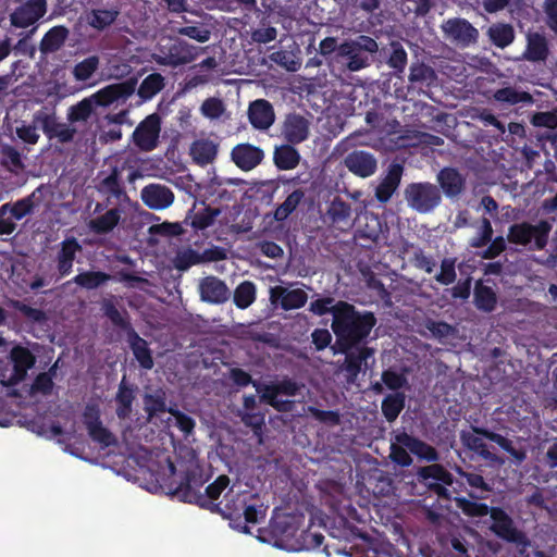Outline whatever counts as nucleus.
<instances>
[{
    "mask_svg": "<svg viewBox=\"0 0 557 557\" xmlns=\"http://www.w3.org/2000/svg\"><path fill=\"white\" fill-rule=\"evenodd\" d=\"M69 34L70 30L63 25L51 27L40 40V52L42 54H48L58 51L64 45Z\"/></svg>",
    "mask_w": 557,
    "mask_h": 557,
    "instance_id": "nucleus-36",
    "label": "nucleus"
},
{
    "mask_svg": "<svg viewBox=\"0 0 557 557\" xmlns=\"http://www.w3.org/2000/svg\"><path fill=\"white\" fill-rule=\"evenodd\" d=\"M474 305L483 312H492L497 305V296L493 288L483 285L481 281L474 286Z\"/></svg>",
    "mask_w": 557,
    "mask_h": 557,
    "instance_id": "nucleus-42",
    "label": "nucleus"
},
{
    "mask_svg": "<svg viewBox=\"0 0 557 557\" xmlns=\"http://www.w3.org/2000/svg\"><path fill=\"white\" fill-rule=\"evenodd\" d=\"M344 165L356 176L366 178L375 173L377 161L368 151L354 150L344 158Z\"/></svg>",
    "mask_w": 557,
    "mask_h": 557,
    "instance_id": "nucleus-25",
    "label": "nucleus"
},
{
    "mask_svg": "<svg viewBox=\"0 0 557 557\" xmlns=\"http://www.w3.org/2000/svg\"><path fill=\"white\" fill-rule=\"evenodd\" d=\"M323 219L325 223L341 231L350 228L354 224L351 202L334 196L326 201Z\"/></svg>",
    "mask_w": 557,
    "mask_h": 557,
    "instance_id": "nucleus-17",
    "label": "nucleus"
},
{
    "mask_svg": "<svg viewBox=\"0 0 557 557\" xmlns=\"http://www.w3.org/2000/svg\"><path fill=\"white\" fill-rule=\"evenodd\" d=\"M379 51L377 41L367 35L344 40L337 48V61L348 71L358 72L370 66L373 55Z\"/></svg>",
    "mask_w": 557,
    "mask_h": 557,
    "instance_id": "nucleus-6",
    "label": "nucleus"
},
{
    "mask_svg": "<svg viewBox=\"0 0 557 557\" xmlns=\"http://www.w3.org/2000/svg\"><path fill=\"white\" fill-rule=\"evenodd\" d=\"M220 213L221 210L219 208H211L208 206L197 212H190V214L187 215L185 223L189 222L190 226L196 231H203L214 223Z\"/></svg>",
    "mask_w": 557,
    "mask_h": 557,
    "instance_id": "nucleus-43",
    "label": "nucleus"
},
{
    "mask_svg": "<svg viewBox=\"0 0 557 557\" xmlns=\"http://www.w3.org/2000/svg\"><path fill=\"white\" fill-rule=\"evenodd\" d=\"M184 476L173 490L172 494L180 500L196 504L210 511H220V504H209L201 487L207 482L202 467L195 460H190L183 470Z\"/></svg>",
    "mask_w": 557,
    "mask_h": 557,
    "instance_id": "nucleus-7",
    "label": "nucleus"
},
{
    "mask_svg": "<svg viewBox=\"0 0 557 557\" xmlns=\"http://www.w3.org/2000/svg\"><path fill=\"white\" fill-rule=\"evenodd\" d=\"M119 11L114 9H94L87 15L90 27L102 32L111 26L117 18Z\"/></svg>",
    "mask_w": 557,
    "mask_h": 557,
    "instance_id": "nucleus-44",
    "label": "nucleus"
},
{
    "mask_svg": "<svg viewBox=\"0 0 557 557\" xmlns=\"http://www.w3.org/2000/svg\"><path fill=\"white\" fill-rule=\"evenodd\" d=\"M408 81L414 88H429L435 85L437 75L430 65L417 61L410 65Z\"/></svg>",
    "mask_w": 557,
    "mask_h": 557,
    "instance_id": "nucleus-33",
    "label": "nucleus"
},
{
    "mask_svg": "<svg viewBox=\"0 0 557 557\" xmlns=\"http://www.w3.org/2000/svg\"><path fill=\"white\" fill-rule=\"evenodd\" d=\"M95 107L90 97L84 98L76 104L71 106L67 112L69 122H86L91 116Z\"/></svg>",
    "mask_w": 557,
    "mask_h": 557,
    "instance_id": "nucleus-53",
    "label": "nucleus"
},
{
    "mask_svg": "<svg viewBox=\"0 0 557 557\" xmlns=\"http://www.w3.org/2000/svg\"><path fill=\"white\" fill-rule=\"evenodd\" d=\"M259 498L257 500L248 499L245 504V507L242 509V513L244 515L245 521L248 523H259L265 517L267 508H264L263 504H258Z\"/></svg>",
    "mask_w": 557,
    "mask_h": 557,
    "instance_id": "nucleus-58",
    "label": "nucleus"
},
{
    "mask_svg": "<svg viewBox=\"0 0 557 557\" xmlns=\"http://www.w3.org/2000/svg\"><path fill=\"white\" fill-rule=\"evenodd\" d=\"M121 220V210L112 208L104 214L91 219L88 223L89 230L97 235H106L112 232Z\"/></svg>",
    "mask_w": 557,
    "mask_h": 557,
    "instance_id": "nucleus-39",
    "label": "nucleus"
},
{
    "mask_svg": "<svg viewBox=\"0 0 557 557\" xmlns=\"http://www.w3.org/2000/svg\"><path fill=\"white\" fill-rule=\"evenodd\" d=\"M304 522V513L277 512L274 510V515L270 520L269 532L274 539L275 545L283 547L288 545L292 540L297 542L301 532L300 527Z\"/></svg>",
    "mask_w": 557,
    "mask_h": 557,
    "instance_id": "nucleus-9",
    "label": "nucleus"
},
{
    "mask_svg": "<svg viewBox=\"0 0 557 557\" xmlns=\"http://www.w3.org/2000/svg\"><path fill=\"white\" fill-rule=\"evenodd\" d=\"M324 541L321 532L311 531L310 529L301 530L299 539H297L298 549H317Z\"/></svg>",
    "mask_w": 557,
    "mask_h": 557,
    "instance_id": "nucleus-59",
    "label": "nucleus"
},
{
    "mask_svg": "<svg viewBox=\"0 0 557 557\" xmlns=\"http://www.w3.org/2000/svg\"><path fill=\"white\" fill-rule=\"evenodd\" d=\"M440 185L448 197L458 196L463 187L465 180L461 174L453 168H445L438 173Z\"/></svg>",
    "mask_w": 557,
    "mask_h": 557,
    "instance_id": "nucleus-38",
    "label": "nucleus"
},
{
    "mask_svg": "<svg viewBox=\"0 0 557 557\" xmlns=\"http://www.w3.org/2000/svg\"><path fill=\"white\" fill-rule=\"evenodd\" d=\"M408 61L407 52L401 42L393 40L389 44L387 65L393 69L394 73H403Z\"/></svg>",
    "mask_w": 557,
    "mask_h": 557,
    "instance_id": "nucleus-48",
    "label": "nucleus"
},
{
    "mask_svg": "<svg viewBox=\"0 0 557 557\" xmlns=\"http://www.w3.org/2000/svg\"><path fill=\"white\" fill-rule=\"evenodd\" d=\"M99 57L90 55L83 61L75 64L73 69V75L76 81L85 82L89 79L99 67Z\"/></svg>",
    "mask_w": 557,
    "mask_h": 557,
    "instance_id": "nucleus-55",
    "label": "nucleus"
},
{
    "mask_svg": "<svg viewBox=\"0 0 557 557\" xmlns=\"http://www.w3.org/2000/svg\"><path fill=\"white\" fill-rule=\"evenodd\" d=\"M417 475L419 481L423 482L429 490L440 498L447 500L451 498L450 492L446 486L454 484V475L444 466L432 463L420 467L417 471Z\"/></svg>",
    "mask_w": 557,
    "mask_h": 557,
    "instance_id": "nucleus-12",
    "label": "nucleus"
},
{
    "mask_svg": "<svg viewBox=\"0 0 557 557\" xmlns=\"http://www.w3.org/2000/svg\"><path fill=\"white\" fill-rule=\"evenodd\" d=\"M34 197H35V191L22 199H18L17 201H15L13 203L7 202V203H3V206H5L8 208L7 212L11 213V215L14 220L20 221L33 212V210L35 208Z\"/></svg>",
    "mask_w": 557,
    "mask_h": 557,
    "instance_id": "nucleus-52",
    "label": "nucleus"
},
{
    "mask_svg": "<svg viewBox=\"0 0 557 557\" xmlns=\"http://www.w3.org/2000/svg\"><path fill=\"white\" fill-rule=\"evenodd\" d=\"M224 110L223 101L216 97L206 99L200 107L202 115L212 120L219 119L223 114Z\"/></svg>",
    "mask_w": 557,
    "mask_h": 557,
    "instance_id": "nucleus-64",
    "label": "nucleus"
},
{
    "mask_svg": "<svg viewBox=\"0 0 557 557\" xmlns=\"http://www.w3.org/2000/svg\"><path fill=\"white\" fill-rule=\"evenodd\" d=\"M161 117L158 113L146 116L133 132V143L141 151H152L159 144Z\"/></svg>",
    "mask_w": 557,
    "mask_h": 557,
    "instance_id": "nucleus-15",
    "label": "nucleus"
},
{
    "mask_svg": "<svg viewBox=\"0 0 557 557\" xmlns=\"http://www.w3.org/2000/svg\"><path fill=\"white\" fill-rule=\"evenodd\" d=\"M33 122L40 126L49 140L57 139L60 144H70L75 138L76 128L60 122L54 112L39 110L34 114Z\"/></svg>",
    "mask_w": 557,
    "mask_h": 557,
    "instance_id": "nucleus-14",
    "label": "nucleus"
},
{
    "mask_svg": "<svg viewBox=\"0 0 557 557\" xmlns=\"http://www.w3.org/2000/svg\"><path fill=\"white\" fill-rule=\"evenodd\" d=\"M144 409L149 418L156 417L159 413L169 411L166 407L165 394L161 389L156 391L152 394H146L144 396Z\"/></svg>",
    "mask_w": 557,
    "mask_h": 557,
    "instance_id": "nucleus-49",
    "label": "nucleus"
},
{
    "mask_svg": "<svg viewBox=\"0 0 557 557\" xmlns=\"http://www.w3.org/2000/svg\"><path fill=\"white\" fill-rule=\"evenodd\" d=\"M190 154L197 164L203 166L214 161L218 154V147L209 139L196 140L190 147Z\"/></svg>",
    "mask_w": 557,
    "mask_h": 557,
    "instance_id": "nucleus-40",
    "label": "nucleus"
},
{
    "mask_svg": "<svg viewBox=\"0 0 557 557\" xmlns=\"http://www.w3.org/2000/svg\"><path fill=\"white\" fill-rule=\"evenodd\" d=\"M305 198V191L300 188L290 193L286 199L275 209L274 219L278 222L286 220Z\"/></svg>",
    "mask_w": 557,
    "mask_h": 557,
    "instance_id": "nucleus-47",
    "label": "nucleus"
},
{
    "mask_svg": "<svg viewBox=\"0 0 557 557\" xmlns=\"http://www.w3.org/2000/svg\"><path fill=\"white\" fill-rule=\"evenodd\" d=\"M443 30L448 39L460 47L474 45L479 39V30L465 18H449L443 25Z\"/></svg>",
    "mask_w": 557,
    "mask_h": 557,
    "instance_id": "nucleus-19",
    "label": "nucleus"
},
{
    "mask_svg": "<svg viewBox=\"0 0 557 557\" xmlns=\"http://www.w3.org/2000/svg\"><path fill=\"white\" fill-rule=\"evenodd\" d=\"M175 33L201 44L207 42L211 37V32L203 26H182L176 28Z\"/></svg>",
    "mask_w": 557,
    "mask_h": 557,
    "instance_id": "nucleus-63",
    "label": "nucleus"
},
{
    "mask_svg": "<svg viewBox=\"0 0 557 557\" xmlns=\"http://www.w3.org/2000/svg\"><path fill=\"white\" fill-rule=\"evenodd\" d=\"M228 486L230 478L226 474H221L205 488V493L202 494L209 504H215L214 502L220 498L221 494L226 488H230Z\"/></svg>",
    "mask_w": 557,
    "mask_h": 557,
    "instance_id": "nucleus-57",
    "label": "nucleus"
},
{
    "mask_svg": "<svg viewBox=\"0 0 557 557\" xmlns=\"http://www.w3.org/2000/svg\"><path fill=\"white\" fill-rule=\"evenodd\" d=\"M307 300V293L300 288L288 289L281 285H276L270 288L271 304H280L281 308L286 311L302 308Z\"/></svg>",
    "mask_w": 557,
    "mask_h": 557,
    "instance_id": "nucleus-24",
    "label": "nucleus"
},
{
    "mask_svg": "<svg viewBox=\"0 0 557 557\" xmlns=\"http://www.w3.org/2000/svg\"><path fill=\"white\" fill-rule=\"evenodd\" d=\"M263 159V150L248 143L237 144L231 151V160L238 169L245 172L257 168Z\"/></svg>",
    "mask_w": 557,
    "mask_h": 557,
    "instance_id": "nucleus-23",
    "label": "nucleus"
},
{
    "mask_svg": "<svg viewBox=\"0 0 557 557\" xmlns=\"http://www.w3.org/2000/svg\"><path fill=\"white\" fill-rule=\"evenodd\" d=\"M102 310L104 317H107L115 327L125 332L128 346L140 368L151 370L154 366L152 351L149 348L148 342L140 337L133 327L128 312L126 310L121 312L111 300H104L102 302Z\"/></svg>",
    "mask_w": 557,
    "mask_h": 557,
    "instance_id": "nucleus-4",
    "label": "nucleus"
},
{
    "mask_svg": "<svg viewBox=\"0 0 557 557\" xmlns=\"http://www.w3.org/2000/svg\"><path fill=\"white\" fill-rule=\"evenodd\" d=\"M404 174V165L393 162L387 168L386 175L382 178L375 188V198L377 201L387 202L399 187Z\"/></svg>",
    "mask_w": 557,
    "mask_h": 557,
    "instance_id": "nucleus-27",
    "label": "nucleus"
},
{
    "mask_svg": "<svg viewBox=\"0 0 557 557\" xmlns=\"http://www.w3.org/2000/svg\"><path fill=\"white\" fill-rule=\"evenodd\" d=\"M248 119L257 129H268L275 120L272 104L265 99H257L249 104Z\"/></svg>",
    "mask_w": 557,
    "mask_h": 557,
    "instance_id": "nucleus-30",
    "label": "nucleus"
},
{
    "mask_svg": "<svg viewBox=\"0 0 557 557\" xmlns=\"http://www.w3.org/2000/svg\"><path fill=\"white\" fill-rule=\"evenodd\" d=\"M456 259L444 258L441 262V272L435 275L436 282L442 285H450L456 281Z\"/></svg>",
    "mask_w": 557,
    "mask_h": 557,
    "instance_id": "nucleus-62",
    "label": "nucleus"
},
{
    "mask_svg": "<svg viewBox=\"0 0 557 557\" xmlns=\"http://www.w3.org/2000/svg\"><path fill=\"white\" fill-rule=\"evenodd\" d=\"M55 371L57 363L52 366L47 372L39 373L32 384V392L40 393L45 396L51 395L54 386L53 376L55 375Z\"/></svg>",
    "mask_w": 557,
    "mask_h": 557,
    "instance_id": "nucleus-54",
    "label": "nucleus"
},
{
    "mask_svg": "<svg viewBox=\"0 0 557 557\" xmlns=\"http://www.w3.org/2000/svg\"><path fill=\"white\" fill-rule=\"evenodd\" d=\"M9 360L13 364V372L8 381L3 383L5 386H14L23 382L26 379L28 370L36 363L34 354L22 345L12 347L9 354Z\"/></svg>",
    "mask_w": 557,
    "mask_h": 557,
    "instance_id": "nucleus-18",
    "label": "nucleus"
},
{
    "mask_svg": "<svg viewBox=\"0 0 557 557\" xmlns=\"http://www.w3.org/2000/svg\"><path fill=\"white\" fill-rule=\"evenodd\" d=\"M404 195L408 206L419 213L433 211L442 200L440 188L429 182L410 183Z\"/></svg>",
    "mask_w": 557,
    "mask_h": 557,
    "instance_id": "nucleus-10",
    "label": "nucleus"
},
{
    "mask_svg": "<svg viewBox=\"0 0 557 557\" xmlns=\"http://www.w3.org/2000/svg\"><path fill=\"white\" fill-rule=\"evenodd\" d=\"M256 285L251 281H244L237 285L233 294L234 305L238 309H247L256 300Z\"/></svg>",
    "mask_w": 557,
    "mask_h": 557,
    "instance_id": "nucleus-46",
    "label": "nucleus"
},
{
    "mask_svg": "<svg viewBox=\"0 0 557 557\" xmlns=\"http://www.w3.org/2000/svg\"><path fill=\"white\" fill-rule=\"evenodd\" d=\"M160 52L163 55L158 62L172 67L188 64L198 54L197 47L180 38L171 39L169 44L161 46Z\"/></svg>",
    "mask_w": 557,
    "mask_h": 557,
    "instance_id": "nucleus-16",
    "label": "nucleus"
},
{
    "mask_svg": "<svg viewBox=\"0 0 557 557\" xmlns=\"http://www.w3.org/2000/svg\"><path fill=\"white\" fill-rule=\"evenodd\" d=\"M300 153L292 144L276 146L273 152L274 165L281 171L294 170L300 162Z\"/></svg>",
    "mask_w": 557,
    "mask_h": 557,
    "instance_id": "nucleus-35",
    "label": "nucleus"
},
{
    "mask_svg": "<svg viewBox=\"0 0 557 557\" xmlns=\"http://www.w3.org/2000/svg\"><path fill=\"white\" fill-rule=\"evenodd\" d=\"M282 134L287 143L300 144L309 136V121L298 113H289L283 123Z\"/></svg>",
    "mask_w": 557,
    "mask_h": 557,
    "instance_id": "nucleus-28",
    "label": "nucleus"
},
{
    "mask_svg": "<svg viewBox=\"0 0 557 557\" xmlns=\"http://www.w3.org/2000/svg\"><path fill=\"white\" fill-rule=\"evenodd\" d=\"M492 99L502 106L511 107L517 104H531L534 99L533 96L517 87L506 84L505 86L496 89L492 94Z\"/></svg>",
    "mask_w": 557,
    "mask_h": 557,
    "instance_id": "nucleus-31",
    "label": "nucleus"
},
{
    "mask_svg": "<svg viewBox=\"0 0 557 557\" xmlns=\"http://www.w3.org/2000/svg\"><path fill=\"white\" fill-rule=\"evenodd\" d=\"M133 79L110 84L90 96L96 107H109L119 100L128 99L135 91Z\"/></svg>",
    "mask_w": 557,
    "mask_h": 557,
    "instance_id": "nucleus-20",
    "label": "nucleus"
},
{
    "mask_svg": "<svg viewBox=\"0 0 557 557\" xmlns=\"http://www.w3.org/2000/svg\"><path fill=\"white\" fill-rule=\"evenodd\" d=\"M345 355L344 362L339 366V371L345 374L347 383L354 384L361 372H366L370 364L369 360L374 363L375 350L369 346H356L346 351H339Z\"/></svg>",
    "mask_w": 557,
    "mask_h": 557,
    "instance_id": "nucleus-11",
    "label": "nucleus"
},
{
    "mask_svg": "<svg viewBox=\"0 0 557 557\" xmlns=\"http://www.w3.org/2000/svg\"><path fill=\"white\" fill-rule=\"evenodd\" d=\"M483 438L496 443L518 463L523 462L527 458L524 450L515 448L512 442L499 433L478 426L473 428V432L462 431L460 433V441L468 450L473 451L484 460L496 461L497 456L490 451Z\"/></svg>",
    "mask_w": 557,
    "mask_h": 557,
    "instance_id": "nucleus-5",
    "label": "nucleus"
},
{
    "mask_svg": "<svg viewBox=\"0 0 557 557\" xmlns=\"http://www.w3.org/2000/svg\"><path fill=\"white\" fill-rule=\"evenodd\" d=\"M552 228L553 225L547 220H540L536 224L527 221L513 223L508 227L507 240L531 250H543L548 244Z\"/></svg>",
    "mask_w": 557,
    "mask_h": 557,
    "instance_id": "nucleus-8",
    "label": "nucleus"
},
{
    "mask_svg": "<svg viewBox=\"0 0 557 557\" xmlns=\"http://www.w3.org/2000/svg\"><path fill=\"white\" fill-rule=\"evenodd\" d=\"M391 436L389 458L399 467L405 468L412 465L410 453L430 462H436L440 458L433 446L407 433L405 428L394 430Z\"/></svg>",
    "mask_w": 557,
    "mask_h": 557,
    "instance_id": "nucleus-3",
    "label": "nucleus"
},
{
    "mask_svg": "<svg viewBox=\"0 0 557 557\" xmlns=\"http://www.w3.org/2000/svg\"><path fill=\"white\" fill-rule=\"evenodd\" d=\"M332 331L336 336L337 351H346L362 343L376 324L373 312H359L347 301L339 300L333 305Z\"/></svg>",
    "mask_w": 557,
    "mask_h": 557,
    "instance_id": "nucleus-1",
    "label": "nucleus"
},
{
    "mask_svg": "<svg viewBox=\"0 0 557 557\" xmlns=\"http://www.w3.org/2000/svg\"><path fill=\"white\" fill-rule=\"evenodd\" d=\"M137 386L128 384L126 376L123 375L115 395V413L119 419L125 420L129 418L133 410V403L136 398Z\"/></svg>",
    "mask_w": 557,
    "mask_h": 557,
    "instance_id": "nucleus-32",
    "label": "nucleus"
},
{
    "mask_svg": "<svg viewBox=\"0 0 557 557\" xmlns=\"http://www.w3.org/2000/svg\"><path fill=\"white\" fill-rule=\"evenodd\" d=\"M46 12V0H28L11 14V24L15 27L26 28L40 20Z\"/></svg>",
    "mask_w": 557,
    "mask_h": 557,
    "instance_id": "nucleus-22",
    "label": "nucleus"
},
{
    "mask_svg": "<svg viewBox=\"0 0 557 557\" xmlns=\"http://www.w3.org/2000/svg\"><path fill=\"white\" fill-rule=\"evenodd\" d=\"M164 87V78L159 73L149 74L144 78L138 88V96L144 100H149Z\"/></svg>",
    "mask_w": 557,
    "mask_h": 557,
    "instance_id": "nucleus-51",
    "label": "nucleus"
},
{
    "mask_svg": "<svg viewBox=\"0 0 557 557\" xmlns=\"http://www.w3.org/2000/svg\"><path fill=\"white\" fill-rule=\"evenodd\" d=\"M87 432L89 437L102 447H110L116 444L115 436L109 429L103 426L102 422L89 428Z\"/></svg>",
    "mask_w": 557,
    "mask_h": 557,
    "instance_id": "nucleus-56",
    "label": "nucleus"
},
{
    "mask_svg": "<svg viewBox=\"0 0 557 557\" xmlns=\"http://www.w3.org/2000/svg\"><path fill=\"white\" fill-rule=\"evenodd\" d=\"M110 280L111 275L102 271H83L69 280L64 285L76 284L82 288L91 290L104 285Z\"/></svg>",
    "mask_w": 557,
    "mask_h": 557,
    "instance_id": "nucleus-37",
    "label": "nucleus"
},
{
    "mask_svg": "<svg viewBox=\"0 0 557 557\" xmlns=\"http://www.w3.org/2000/svg\"><path fill=\"white\" fill-rule=\"evenodd\" d=\"M200 299L212 305H221L230 299L231 292L226 283L214 275L200 280L198 285Z\"/></svg>",
    "mask_w": 557,
    "mask_h": 557,
    "instance_id": "nucleus-21",
    "label": "nucleus"
},
{
    "mask_svg": "<svg viewBox=\"0 0 557 557\" xmlns=\"http://www.w3.org/2000/svg\"><path fill=\"white\" fill-rule=\"evenodd\" d=\"M490 41L497 48L508 47L515 39V29L507 23L492 24L487 29Z\"/></svg>",
    "mask_w": 557,
    "mask_h": 557,
    "instance_id": "nucleus-41",
    "label": "nucleus"
},
{
    "mask_svg": "<svg viewBox=\"0 0 557 557\" xmlns=\"http://www.w3.org/2000/svg\"><path fill=\"white\" fill-rule=\"evenodd\" d=\"M248 499L257 500V494H252L248 491L235 492L234 486H231L225 492L223 500L219 503L220 511L215 512L222 513L227 518L240 516L242 509L245 507V504Z\"/></svg>",
    "mask_w": 557,
    "mask_h": 557,
    "instance_id": "nucleus-29",
    "label": "nucleus"
},
{
    "mask_svg": "<svg viewBox=\"0 0 557 557\" xmlns=\"http://www.w3.org/2000/svg\"><path fill=\"white\" fill-rule=\"evenodd\" d=\"M308 413L318 422L329 426L341 423V413L337 410H322L313 406L308 407Z\"/></svg>",
    "mask_w": 557,
    "mask_h": 557,
    "instance_id": "nucleus-61",
    "label": "nucleus"
},
{
    "mask_svg": "<svg viewBox=\"0 0 557 557\" xmlns=\"http://www.w3.org/2000/svg\"><path fill=\"white\" fill-rule=\"evenodd\" d=\"M141 200L152 210H163L173 203L174 194L168 186L149 184L141 189Z\"/></svg>",
    "mask_w": 557,
    "mask_h": 557,
    "instance_id": "nucleus-26",
    "label": "nucleus"
},
{
    "mask_svg": "<svg viewBox=\"0 0 557 557\" xmlns=\"http://www.w3.org/2000/svg\"><path fill=\"white\" fill-rule=\"evenodd\" d=\"M493 226L490 219L483 216L479 233L470 239V247L482 248L485 247L493 238Z\"/></svg>",
    "mask_w": 557,
    "mask_h": 557,
    "instance_id": "nucleus-60",
    "label": "nucleus"
},
{
    "mask_svg": "<svg viewBox=\"0 0 557 557\" xmlns=\"http://www.w3.org/2000/svg\"><path fill=\"white\" fill-rule=\"evenodd\" d=\"M81 251L82 245L77 238L71 236L63 239L57 247L54 256L55 270H50L49 281L58 283L61 278L69 276L73 272L74 261Z\"/></svg>",
    "mask_w": 557,
    "mask_h": 557,
    "instance_id": "nucleus-13",
    "label": "nucleus"
},
{
    "mask_svg": "<svg viewBox=\"0 0 557 557\" xmlns=\"http://www.w3.org/2000/svg\"><path fill=\"white\" fill-rule=\"evenodd\" d=\"M471 499L466 497H455V504L461 512L470 518H482L487 515L491 516L492 524L491 531L500 540L517 545L525 549L531 545L527 534L519 530L512 518L500 507H490L485 503L474 502L472 499H483L484 495L469 492Z\"/></svg>",
    "mask_w": 557,
    "mask_h": 557,
    "instance_id": "nucleus-2",
    "label": "nucleus"
},
{
    "mask_svg": "<svg viewBox=\"0 0 557 557\" xmlns=\"http://www.w3.org/2000/svg\"><path fill=\"white\" fill-rule=\"evenodd\" d=\"M405 395L403 393L388 394L382 400V413L387 422H394L405 408Z\"/></svg>",
    "mask_w": 557,
    "mask_h": 557,
    "instance_id": "nucleus-45",
    "label": "nucleus"
},
{
    "mask_svg": "<svg viewBox=\"0 0 557 557\" xmlns=\"http://www.w3.org/2000/svg\"><path fill=\"white\" fill-rule=\"evenodd\" d=\"M244 181L238 178H214L211 184L212 194L220 200L231 201L236 199V191L228 190V186L242 185Z\"/></svg>",
    "mask_w": 557,
    "mask_h": 557,
    "instance_id": "nucleus-50",
    "label": "nucleus"
},
{
    "mask_svg": "<svg viewBox=\"0 0 557 557\" xmlns=\"http://www.w3.org/2000/svg\"><path fill=\"white\" fill-rule=\"evenodd\" d=\"M548 54L549 47L545 36L539 33L529 34L523 59L531 62H545Z\"/></svg>",
    "mask_w": 557,
    "mask_h": 557,
    "instance_id": "nucleus-34",
    "label": "nucleus"
}]
</instances>
